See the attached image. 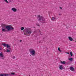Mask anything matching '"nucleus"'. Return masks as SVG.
<instances>
[{
    "instance_id": "obj_1",
    "label": "nucleus",
    "mask_w": 76,
    "mask_h": 76,
    "mask_svg": "<svg viewBox=\"0 0 76 76\" xmlns=\"http://www.w3.org/2000/svg\"><path fill=\"white\" fill-rule=\"evenodd\" d=\"M24 34L26 36L31 35L32 34V30L30 28H26L25 30L23 31Z\"/></svg>"
},
{
    "instance_id": "obj_2",
    "label": "nucleus",
    "mask_w": 76,
    "mask_h": 76,
    "mask_svg": "<svg viewBox=\"0 0 76 76\" xmlns=\"http://www.w3.org/2000/svg\"><path fill=\"white\" fill-rule=\"evenodd\" d=\"M29 51L30 53H31L32 56H35L36 53V51L34 49L32 48H31L29 50Z\"/></svg>"
},
{
    "instance_id": "obj_3",
    "label": "nucleus",
    "mask_w": 76,
    "mask_h": 76,
    "mask_svg": "<svg viewBox=\"0 0 76 76\" xmlns=\"http://www.w3.org/2000/svg\"><path fill=\"white\" fill-rule=\"evenodd\" d=\"M37 16V18L39 22H41V19L44 22L43 23H45V19H44L43 17L40 15H38Z\"/></svg>"
},
{
    "instance_id": "obj_4",
    "label": "nucleus",
    "mask_w": 76,
    "mask_h": 76,
    "mask_svg": "<svg viewBox=\"0 0 76 76\" xmlns=\"http://www.w3.org/2000/svg\"><path fill=\"white\" fill-rule=\"evenodd\" d=\"M6 29H7V32H8V31H10V30H11V26H7L6 27Z\"/></svg>"
},
{
    "instance_id": "obj_5",
    "label": "nucleus",
    "mask_w": 76,
    "mask_h": 76,
    "mask_svg": "<svg viewBox=\"0 0 76 76\" xmlns=\"http://www.w3.org/2000/svg\"><path fill=\"white\" fill-rule=\"evenodd\" d=\"M1 26L2 27V28H6L7 26L6 24H2L1 25Z\"/></svg>"
},
{
    "instance_id": "obj_6",
    "label": "nucleus",
    "mask_w": 76,
    "mask_h": 76,
    "mask_svg": "<svg viewBox=\"0 0 76 76\" xmlns=\"http://www.w3.org/2000/svg\"><path fill=\"white\" fill-rule=\"evenodd\" d=\"M11 10L14 12H17V9L15 7L12 8Z\"/></svg>"
},
{
    "instance_id": "obj_7",
    "label": "nucleus",
    "mask_w": 76,
    "mask_h": 76,
    "mask_svg": "<svg viewBox=\"0 0 76 76\" xmlns=\"http://www.w3.org/2000/svg\"><path fill=\"white\" fill-rule=\"evenodd\" d=\"M68 38L69 40H70V41H73V38L71 37H68Z\"/></svg>"
},
{
    "instance_id": "obj_8",
    "label": "nucleus",
    "mask_w": 76,
    "mask_h": 76,
    "mask_svg": "<svg viewBox=\"0 0 76 76\" xmlns=\"http://www.w3.org/2000/svg\"><path fill=\"white\" fill-rule=\"evenodd\" d=\"M59 69L60 70H62L63 69V66L62 65H60Z\"/></svg>"
},
{
    "instance_id": "obj_9",
    "label": "nucleus",
    "mask_w": 76,
    "mask_h": 76,
    "mask_svg": "<svg viewBox=\"0 0 76 76\" xmlns=\"http://www.w3.org/2000/svg\"><path fill=\"white\" fill-rule=\"evenodd\" d=\"M2 31L3 32H7V30L6 29V28H2Z\"/></svg>"
},
{
    "instance_id": "obj_10",
    "label": "nucleus",
    "mask_w": 76,
    "mask_h": 76,
    "mask_svg": "<svg viewBox=\"0 0 76 76\" xmlns=\"http://www.w3.org/2000/svg\"><path fill=\"white\" fill-rule=\"evenodd\" d=\"M7 48H9V49H10V50H11V48H10V46L8 44H7Z\"/></svg>"
},
{
    "instance_id": "obj_11",
    "label": "nucleus",
    "mask_w": 76,
    "mask_h": 76,
    "mask_svg": "<svg viewBox=\"0 0 76 76\" xmlns=\"http://www.w3.org/2000/svg\"><path fill=\"white\" fill-rule=\"evenodd\" d=\"M0 56L2 58H3V57H4V55H3V54L1 52L0 53Z\"/></svg>"
},
{
    "instance_id": "obj_12",
    "label": "nucleus",
    "mask_w": 76,
    "mask_h": 76,
    "mask_svg": "<svg viewBox=\"0 0 76 76\" xmlns=\"http://www.w3.org/2000/svg\"><path fill=\"white\" fill-rule=\"evenodd\" d=\"M56 18L55 17H52L51 18V20H56Z\"/></svg>"
},
{
    "instance_id": "obj_13",
    "label": "nucleus",
    "mask_w": 76,
    "mask_h": 76,
    "mask_svg": "<svg viewBox=\"0 0 76 76\" xmlns=\"http://www.w3.org/2000/svg\"><path fill=\"white\" fill-rule=\"evenodd\" d=\"M61 64H66V61H61Z\"/></svg>"
},
{
    "instance_id": "obj_14",
    "label": "nucleus",
    "mask_w": 76,
    "mask_h": 76,
    "mask_svg": "<svg viewBox=\"0 0 76 76\" xmlns=\"http://www.w3.org/2000/svg\"><path fill=\"white\" fill-rule=\"evenodd\" d=\"M70 70H71V71H73V70H74V68L72 66L70 67Z\"/></svg>"
},
{
    "instance_id": "obj_15",
    "label": "nucleus",
    "mask_w": 76,
    "mask_h": 76,
    "mask_svg": "<svg viewBox=\"0 0 76 76\" xmlns=\"http://www.w3.org/2000/svg\"><path fill=\"white\" fill-rule=\"evenodd\" d=\"M4 76H11V75L9 74H3Z\"/></svg>"
},
{
    "instance_id": "obj_16",
    "label": "nucleus",
    "mask_w": 76,
    "mask_h": 76,
    "mask_svg": "<svg viewBox=\"0 0 76 76\" xmlns=\"http://www.w3.org/2000/svg\"><path fill=\"white\" fill-rule=\"evenodd\" d=\"M3 45L5 47H7V44L5 43H4L3 44Z\"/></svg>"
},
{
    "instance_id": "obj_17",
    "label": "nucleus",
    "mask_w": 76,
    "mask_h": 76,
    "mask_svg": "<svg viewBox=\"0 0 76 76\" xmlns=\"http://www.w3.org/2000/svg\"><path fill=\"white\" fill-rule=\"evenodd\" d=\"M25 29V28H24V27H22L21 28V31H23V29Z\"/></svg>"
},
{
    "instance_id": "obj_18",
    "label": "nucleus",
    "mask_w": 76,
    "mask_h": 76,
    "mask_svg": "<svg viewBox=\"0 0 76 76\" xmlns=\"http://www.w3.org/2000/svg\"><path fill=\"white\" fill-rule=\"evenodd\" d=\"M70 54L71 56H73V53H72V52H70Z\"/></svg>"
},
{
    "instance_id": "obj_19",
    "label": "nucleus",
    "mask_w": 76,
    "mask_h": 76,
    "mask_svg": "<svg viewBox=\"0 0 76 76\" xmlns=\"http://www.w3.org/2000/svg\"><path fill=\"white\" fill-rule=\"evenodd\" d=\"M11 30H13L14 29V28H13V27L12 26H11Z\"/></svg>"
},
{
    "instance_id": "obj_20",
    "label": "nucleus",
    "mask_w": 76,
    "mask_h": 76,
    "mask_svg": "<svg viewBox=\"0 0 76 76\" xmlns=\"http://www.w3.org/2000/svg\"><path fill=\"white\" fill-rule=\"evenodd\" d=\"M10 75H15V74L14 73L12 72L10 74Z\"/></svg>"
},
{
    "instance_id": "obj_21",
    "label": "nucleus",
    "mask_w": 76,
    "mask_h": 76,
    "mask_svg": "<svg viewBox=\"0 0 76 76\" xmlns=\"http://www.w3.org/2000/svg\"><path fill=\"white\" fill-rule=\"evenodd\" d=\"M69 60H70V61H72L73 60V58H71L69 59Z\"/></svg>"
},
{
    "instance_id": "obj_22",
    "label": "nucleus",
    "mask_w": 76,
    "mask_h": 76,
    "mask_svg": "<svg viewBox=\"0 0 76 76\" xmlns=\"http://www.w3.org/2000/svg\"><path fill=\"white\" fill-rule=\"evenodd\" d=\"M4 1L6 3H8L9 2H8V1H7V0H4Z\"/></svg>"
},
{
    "instance_id": "obj_23",
    "label": "nucleus",
    "mask_w": 76,
    "mask_h": 76,
    "mask_svg": "<svg viewBox=\"0 0 76 76\" xmlns=\"http://www.w3.org/2000/svg\"><path fill=\"white\" fill-rule=\"evenodd\" d=\"M10 52V50L9 49L7 50V51H6L7 53H9V52Z\"/></svg>"
},
{
    "instance_id": "obj_24",
    "label": "nucleus",
    "mask_w": 76,
    "mask_h": 76,
    "mask_svg": "<svg viewBox=\"0 0 76 76\" xmlns=\"http://www.w3.org/2000/svg\"><path fill=\"white\" fill-rule=\"evenodd\" d=\"M58 51H59L60 52H61V51L60 50V48H58Z\"/></svg>"
},
{
    "instance_id": "obj_25",
    "label": "nucleus",
    "mask_w": 76,
    "mask_h": 76,
    "mask_svg": "<svg viewBox=\"0 0 76 76\" xmlns=\"http://www.w3.org/2000/svg\"><path fill=\"white\" fill-rule=\"evenodd\" d=\"M66 54H69V55H70V53L69 52H66Z\"/></svg>"
},
{
    "instance_id": "obj_26",
    "label": "nucleus",
    "mask_w": 76,
    "mask_h": 76,
    "mask_svg": "<svg viewBox=\"0 0 76 76\" xmlns=\"http://www.w3.org/2000/svg\"><path fill=\"white\" fill-rule=\"evenodd\" d=\"M38 26H39V24H36Z\"/></svg>"
},
{
    "instance_id": "obj_27",
    "label": "nucleus",
    "mask_w": 76,
    "mask_h": 76,
    "mask_svg": "<svg viewBox=\"0 0 76 76\" xmlns=\"http://www.w3.org/2000/svg\"><path fill=\"white\" fill-rule=\"evenodd\" d=\"M0 76H4L3 74L0 75Z\"/></svg>"
},
{
    "instance_id": "obj_28",
    "label": "nucleus",
    "mask_w": 76,
    "mask_h": 76,
    "mask_svg": "<svg viewBox=\"0 0 76 76\" xmlns=\"http://www.w3.org/2000/svg\"><path fill=\"white\" fill-rule=\"evenodd\" d=\"M13 59L15 58V56H13Z\"/></svg>"
},
{
    "instance_id": "obj_29",
    "label": "nucleus",
    "mask_w": 76,
    "mask_h": 76,
    "mask_svg": "<svg viewBox=\"0 0 76 76\" xmlns=\"http://www.w3.org/2000/svg\"><path fill=\"white\" fill-rule=\"evenodd\" d=\"M60 9H62V8L61 7H60Z\"/></svg>"
},
{
    "instance_id": "obj_30",
    "label": "nucleus",
    "mask_w": 76,
    "mask_h": 76,
    "mask_svg": "<svg viewBox=\"0 0 76 76\" xmlns=\"http://www.w3.org/2000/svg\"><path fill=\"white\" fill-rule=\"evenodd\" d=\"M22 40H20V42H22Z\"/></svg>"
},
{
    "instance_id": "obj_31",
    "label": "nucleus",
    "mask_w": 76,
    "mask_h": 76,
    "mask_svg": "<svg viewBox=\"0 0 76 76\" xmlns=\"http://www.w3.org/2000/svg\"><path fill=\"white\" fill-rule=\"evenodd\" d=\"M40 34L41 35V33Z\"/></svg>"
},
{
    "instance_id": "obj_32",
    "label": "nucleus",
    "mask_w": 76,
    "mask_h": 76,
    "mask_svg": "<svg viewBox=\"0 0 76 76\" xmlns=\"http://www.w3.org/2000/svg\"><path fill=\"white\" fill-rule=\"evenodd\" d=\"M39 32H40V31H39Z\"/></svg>"
},
{
    "instance_id": "obj_33",
    "label": "nucleus",
    "mask_w": 76,
    "mask_h": 76,
    "mask_svg": "<svg viewBox=\"0 0 76 76\" xmlns=\"http://www.w3.org/2000/svg\"><path fill=\"white\" fill-rule=\"evenodd\" d=\"M75 42H76V41H75Z\"/></svg>"
}]
</instances>
